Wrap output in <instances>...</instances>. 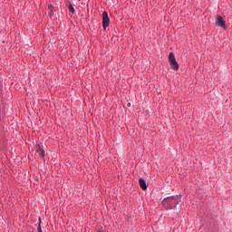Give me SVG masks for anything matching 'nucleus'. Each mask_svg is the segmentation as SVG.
Masks as SVG:
<instances>
[{
    "instance_id": "f257e3e1",
    "label": "nucleus",
    "mask_w": 232,
    "mask_h": 232,
    "mask_svg": "<svg viewBox=\"0 0 232 232\" xmlns=\"http://www.w3.org/2000/svg\"><path fill=\"white\" fill-rule=\"evenodd\" d=\"M182 202L181 195L169 196L162 200V205L165 209H175L179 204Z\"/></svg>"
},
{
    "instance_id": "f03ea898",
    "label": "nucleus",
    "mask_w": 232,
    "mask_h": 232,
    "mask_svg": "<svg viewBox=\"0 0 232 232\" xmlns=\"http://www.w3.org/2000/svg\"><path fill=\"white\" fill-rule=\"evenodd\" d=\"M169 64L174 72L179 71V63H177V58H175V54L173 53H169Z\"/></svg>"
},
{
    "instance_id": "7ed1b4c3",
    "label": "nucleus",
    "mask_w": 232,
    "mask_h": 232,
    "mask_svg": "<svg viewBox=\"0 0 232 232\" xmlns=\"http://www.w3.org/2000/svg\"><path fill=\"white\" fill-rule=\"evenodd\" d=\"M35 151L38 153L39 157L44 160L46 154L44 149H43V143H36L34 146Z\"/></svg>"
},
{
    "instance_id": "20e7f679",
    "label": "nucleus",
    "mask_w": 232,
    "mask_h": 232,
    "mask_svg": "<svg viewBox=\"0 0 232 232\" xmlns=\"http://www.w3.org/2000/svg\"><path fill=\"white\" fill-rule=\"evenodd\" d=\"M110 26V17L108 16V12L104 11L102 13V27L103 30H106V28Z\"/></svg>"
},
{
    "instance_id": "39448f33",
    "label": "nucleus",
    "mask_w": 232,
    "mask_h": 232,
    "mask_svg": "<svg viewBox=\"0 0 232 232\" xmlns=\"http://www.w3.org/2000/svg\"><path fill=\"white\" fill-rule=\"evenodd\" d=\"M216 26H218L219 28H224L226 30V21L224 20V17L222 15H218L216 18Z\"/></svg>"
},
{
    "instance_id": "423d86ee",
    "label": "nucleus",
    "mask_w": 232,
    "mask_h": 232,
    "mask_svg": "<svg viewBox=\"0 0 232 232\" xmlns=\"http://www.w3.org/2000/svg\"><path fill=\"white\" fill-rule=\"evenodd\" d=\"M139 184L143 191H146V189H148V185H146V180H144V179L140 178L139 179Z\"/></svg>"
},
{
    "instance_id": "0eeeda50",
    "label": "nucleus",
    "mask_w": 232,
    "mask_h": 232,
    "mask_svg": "<svg viewBox=\"0 0 232 232\" xmlns=\"http://www.w3.org/2000/svg\"><path fill=\"white\" fill-rule=\"evenodd\" d=\"M68 10L69 12H71V14H75V9L73 8V5L72 4L69 5Z\"/></svg>"
},
{
    "instance_id": "6e6552de",
    "label": "nucleus",
    "mask_w": 232,
    "mask_h": 232,
    "mask_svg": "<svg viewBox=\"0 0 232 232\" xmlns=\"http://www.w3.org/2000/svg\"><path fill=\"white\" fill-rule=\"evenodd\" d=\"M37 231H38V232H43V227H41V223L38 224Z\"/></svg>"
},
{
    "instance_id": "1a4fd4ad",
    "label": "nucleus",
    "mask_w": 232,
    "mask_h": 232,
    "mask_svg": "<svg viewBox=\"0 0 232 232\" xmlns=\"http://www.w3.org/2000/svg\"><path fill=\"white\" fill-rule=\"evenodd\" d=\"M38 224L41 226V218H38Z\"/></svg>"
},
{
    "instance_id": "9d476101",
    "label": "nucleus",
    "mask_w": 232,
    "mask_h": 232,
    "mask_svg": "<svg viewBox=\"0 0 232 232\" xmlns=\"http://www.w3.org/2000/svg\"><path fill=\"white\" fill-rule=\"evenodd\" d=\"M98 232H104V231L100 230V231H98Z\"/></svg>"
}]
</instances>
